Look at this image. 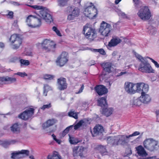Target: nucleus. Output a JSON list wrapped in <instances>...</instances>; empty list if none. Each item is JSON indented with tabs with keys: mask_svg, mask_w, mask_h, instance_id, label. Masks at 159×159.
Here are the masks:
<instances>
[{
	"mask_svg": "<svg viewBox=\"0 0 159 159\" xmlns=\"http://www.w3.org/2000/svg\"><path fill=\"white\" fill-rule=\"evenodd\" d=\"M36 45L38 47L41 45L42 49L43 51L46 52H55L57 44L54 41L50 39H45L41 43H38Z\"/></svg>",
	"mask_w": 159,
	"mask_h": 159,
	"instance_id": "f257e3e1",
	"label": "nucleus"
},
{
	"mask_svg": "<svg viewBox=\"0 0 159 159\" xmlns=\"http://www.w3.org/2000/svg\"><path fill=\"white\" fill-rule=\"evenodd\" d=\"M23 38L19 34H12L9 39V41L14 49H18L21 45Z\"/></svg>",
	"mask_w": 159,
	"mask_h": 159,
	"instance_id": "f03ea898",
	"label": "nucleus"
},
{
	"mask_svg": "<svg viewBox=\"0 0 159 159\" xmlns=\"http://www.w3.org/2000/svg\"><path fill=\"white\" fill-rule=\"evenodd\" d=\"M137 15L141 19L144 21L148 20L152 16L148 7L146 6L141 7L137 13Z\"/></svg>",
	"mask_w": 159,
	"mask_h": 159,
	"instance_id": "7ed1b4c3",
	"label": "nucleus"
},
{
	"mask_svg": "<svg viewBox=\"0 0 159 159\" xmlns=\"http://www.w3.org/2000/svg\"><path fill=\"white\" fill-rule=\"evenodd\" d=\"M66 11L69 14L67 16V20H72L79 16L80 10L78 7L74 6H70L67 7Z\"/></svg>",
	"mask_w": 159,
	"mask_h": 159,
	"instance_id": "20e7f679",
	"label": "nucleus"
},
{
	"mask_svg": "<svg viewBox=\"0 0 159 159\" xmlns=\"http://www.w3.org/2000/svg\"><path fill=\"white\" fill-rule=\"evenodd\" d=\"M84 14L89 18L93 19L98 14V10L93 4L90 2L89 6L85 8Z\"/></svg>",
	"mask_w": 159,
	"mask_h": 159,
	"instance_id": "39448f33",
	"label": "nucleus"
},
{
	"mask_svg": "<svg viewBox=\"0 0 159 159\" xmlns=\"http://www.w3.org/2000/svg\"><path fill=\"white\" fill-rule=\"evenodd\" d=\"M69 58L68 52L66 51H63L57 57L56 63L57 65L59 67H63L69 61Z\"/></svg>",
	"mask_w": 159,
	"mask_h": 159,
	"instance_id": "423d86ee",
	"label": "nucleus"
},
{
	"mask_svg": "<svg viewBox=\"0 0 159 159\" xmlns=\"http://www.w3.org/2000/svg\"><path fill=\"white\" fill-rule=\"evenodd\" d=\"M26 22L30 27H36L41 25V19L32 15L29 16L26 18Z\"/></svg>",
	"mask_w": 159,
	"mask_h": 159,
	"instance_id": "0eeeda50",
	"label": "nucleus"
},
{
	"mask_svg": "<svg viewBox=\"0 0 159 159\" xmlns=\"http://www.w3.org/2000/svg\"><path fill=\"white\" fill-rule=\"evenodd\" d=\"M158 142L152 138L146 139L143 142L144 148L151 151L157 150Z\"/></svg>",
	"mask_w": 159,
	"mask_h": 159,
	"instance_id": "6e6552de",
	"label": "nucleus"
},
{
	"mask_svg": "<svg viewBox=\"0 0 159 159\" xmlns=\"http://www.w3.org/2000/svg\"><path fill=\"white\" fill-rule=\"evenodd\" d=\"M138 70L146 73H154L155 70L153 69L150 64L147 61L144 60L140 63L138 68Z\"/></svg>",
	"mask_w": 159,
	"mask_h": 159,
	"instance_id": "1a4fd4ad",
	"label": "nucleus"
},
{
	"mask_svg": "<svg viewBox=\"0 0 159 159\" xmlns=\"http://www.w3.org/2000/svg\"><path fill=\"white\" fill-rule=\"evenodd\" d=\"M83 32L86 37L88 39L93 40L95 37L96 32L94 29L86 25L84 27Z\"/></svg>",
	"mask_w": 159,
	"mask_h": 159,
	"instance_id": "9d476101",
	"label": "nucleus"
},
{
	"mask_svg": "<svg viewBox=\"0 0 159 159\" xmlns=\"http://www.w3.org/2000/svg\"><path fill=\"white\" fill-rule=\"evenodd\" d=\"M111 28V26L110 24L103 21L101 24L99 31L102 36H107L110 32Z\"/></svg>",
	"mask_w": 159,
	"mask_h": 159,
	"instance_id": "9b49d317",
	"label": "nucleus"
},
{
	"mask_svg": "<svg viewBox=\"0 0 159 159\" xmlns=\"http://www.w3.org/2000/svg\"><path fill=\"white\" fill-rule=\"evenodd\" d=\"M58 89L60 90H64L67 89L68 84L66 78L61 77L57 80Z\"/></svg>",
	"mask_w": 159,
	"mask_h": 159,
	"instance_id": "f8f14e48",
	"label": "nucleus"
},
{
	"mask_svg": "<svg viewBox=\"0 0 159 159\" xmlns=\"http://www.w3.org/2000/svg\"><path fill=\"white\" fill-rule=\"evenodd\" d=\"M34 109L30 108L21 113L19 115V117L23 120H26L32 116L34 113Z\"/></svg>",
	"mask_w": 159,
	"mask_h": 159,
	"instance_id": "ddd939ff",
	"label": "nucleus"
},
{
	"mask_svg": "<svg viewBox=\"0 0 159 159\" xmlns=\"http://www.w3.org/2000/svg\"><path fill=\"white\" fill-rule=\"evenodd\" d=\"M136 89V92L141 93H147L148 90V85L144 83L140 82L137 83L135 84Z\"/></svg>",
	"mask_w": 159,
	"mask_h": 159,
	"instance_id": "4468645a",
	"label": "nucleus"
},
{
	"mask_svg": "<svg viewBox=\"0 0 159 159\" xmlns=\"http://www.w3.org/2000/svg\"><path fill=\"white\" fill-rule=\"evenodd\" d=\"M40 16H42L45 21L48 24L53 22V18L52 16L49 13L44 10L40 11Z\"/></svg>",
	"mask_w": 159,
	"mask_h": 159,
	"instance_id": "2eb2a0df",
	"label": "nucleus"
},
{
	"mask_svg": "<svg viewBox=\"0 0 159 159\" xmlns=\"http://www.w3.org/2000/svg\"><path fill=\"white\" fill-rule=\"evenodd\" d=\"M16 79L15 78L9 76L0 77V86L3 84H8L16 82Z\"/></svg>",
	"mask_w": 159,
	"mask_h": 159,
	"instance_id": "dca6fc26",
	"label": "nucleus"
},
{
	"mask_svg": "<svg viewBox=\"0 0 159 159\" xmlns=\"http://www.w3.org/2000/svg\"><path fill=\"white\" fill-rule=\"evenodd\" d=\"M104 132L103 127L100 125H96L93 129V133L92 134L93 137L98 135H103Z\"/></svg>",
	"mask_w": 159,
	"mask_h": 159,
	"instance_id": "f3484780",
	"label": "nucleus"
},
{
	"mask_svg": "<svg viewBox=\"0 0 159 159\" xmlns=\"http://www.w3.org/2000/svg\"><path fill=\"white\" fill-rule=\"evenodd\" d=\"M140 133L138 131H135L132 134L126 136L125 135H122L120 137V141L121 142V144H125L129 142V138L132 136H134L140 134Z\"/></svg>",
	"mask_w": 159,
	"mask_h": 159,
	"instance_id": "a211bd4d",
	"label": "nucleus"
},
{
	"mask_svg": "<svg viewBox=\"0 0 159 159\" xmlns=\"http://www.w3.org/2000/svg\"><path fill=\"white\" fill-rule=\"evenodd\" d=\"M94 89L96 92L100 96L107 94L108 92L107 89L103 85H97Z\"/></svg>",
	"mask_w": 159,
	"mask_h": 159,
	"instance_id": "6ab92c4d",
	"label": "nucleus"
},
{
	"mask_svg": "<svg viewBox=\"0 0 159 159\" xmlns=\"http://www.w3.org/2000/svg\"><path fill=\"white\" fill-rule=\"evenodd\" d=\"M135 84L129 82H126L125 84V89L126 91L128 93L134 94L136 93V89L134 87Z\"/></svg>",
	"mask_w": 159,
	"mask_h": 159,
	"instance_id": "aec40b11",
	"label": "nucleus"
},
{
	"mask_svg": "<svg viewBox=\"0 0 159 159\" xmlns=\"http://www.w3.org/2000/svg\"><path fill=\"white\" fill-rule=\"evenodd\" d=\"M79 146L75 147L73 148V156L74 157H77L80 156L81 157H83V152L84 151V148L81 147L79 149Z\"/></svg>",
	"mask_w": 159,
	"mask_h": 159,
	"instance_id": "412c9836",
	"label": "nucleus"
},
{
	"mask_svg": "<svg viewBox=\"0 0 159 159\" xmlns=\"http://www.w3.org/2000/svg\"><path fill=\"white\" fill-rule=\"evenodd\" d=\"M29 151L26 150H22L20 151L16 152L11 153V158L13 159H19L22 157L20 154H25L28 156L29 155Z\"/></svg>",
	"mask_w": 159,
	"mask_h": 159,
	"instance_id": "4be33fe9",
	"label": "nucleus"
},
{
	"mask_svg": "<svg viewBox=\"0 0 159 159\" xmlns=\"http://www.w3.org/2000/svg\"><path fill=\"white\" fill-rule=\"evenodd\" d=\"M103 70L106 72L110 73L113 72L114 70L112 67V63L109 62H104L101 64Z\"/></svg>",
	"mask_w": 159,
	"mask_h": 159,
	"instance_id": "5701e85b",
	"label": "nucleus"
},
{
	"mask_svg": "<svg viewBox=\"0 0 159 159\" xmlns=\"http://www.w3.org/2000/svg\"><path fill=\"white\" fill-rule=\"evenodd\" d=\"M119 43V39L118 37L114 36L112 37V39L109 42L107 47L108 49H109L112 47L116 46Z\"/></svg>",
	"mask_w": 159,
	"mask_h": 159,
	"instance_id": "b1692460",
	"label": "nucleus"
},
{
	"mask_svg": "<svg viewBox=\"0 0 159 159\" xmlns=\"http://www.w3.org/2000/svg\"><path fill=\"white\" fill-rule=\"evenodd\" d=\"M57 122V120L55 118L48 119L43 124V127L44 129H46L54 125Z\"/></svg>",
	"mask_w": 159,
	"mask_h": 159,
	"instance_id": "393cba45",
	"label": "nucleus"
},
{
	"mask_svg": "<svg viewBox=\"0 0 159 159\" xmlns=\"http://www.w3.org/2000/svg\"><path fill=\"white\" fill-rule=\"evenodd\" d=\"M107 99V96L99 98L97 100L98 105L103 108L107 107L108 104Z\"/></svg>",
	"mask_w": 159,
	"mask_h": 159,
	"instance_id": "a878e982",
	"label": "nucleus"
},
{
	"mask_svg": "<svg viewBox=\"0 0 159 159\" xmlns=\"http://www.w3.org/2000/svg\"><path fill=\"white\" fill-rule=\"evenodd\" d=\"M138 155L142 157H145L148 154L144 148L141 145H139L136 148Z\"/></svg>",
	"mask_w": 159,
	"mask_h": 159,
	"instance_id": "bb28decb",
	"label": "nucleus"
},
{
	"mask_svg": "<svg viewBox=\"0 0 159 159\" xmlns=\"http://www.w3.org/2000/svg\"><path fill=\"white\" fill-rule=\"evenodd\" d=\"M113 110V108H108L107 107H106L102 108V112L104 115L107 117H108L112 114Z\"/></svg>",
	"mask_w": 159,
	"mask_h": 159,
	"instance_id": "cd10ccee",
	"label": "nucleus"
},
{
	"mask_svg": "<svg viewBox=\"0 0 159 159\" xmlns=\"http://www.w3.org/2000/svg\"><path fill=\"white\" fill-rule=\"evenodd\" d=\"M146 93H141L140 97L143 103H147L151 101V98L149 95L146 94Z\"/></svg>",
	"mask_w": 159,
	"mask_h": 159,
	"instance_id": "c85d7f7f",
	"label": "nucleus"
},
{
	"mask_svg": "<svg viewBox=\"0 0 159 159\" xmlns=\"http://www.w3.org/2000/svg\"><path fill=\"white\" fill-rule=\"evenodd\" d=\"M47 159H61V157L58 152L54 151L52 155H48Z\"/></svg>",
	"mask_w": 159,
	"mask_h": 159,
	"instance_id": "c756f323",
	"label": "nucleus"
},
{
	"mask_svg": "<svg viewBox=\"0 0 159 159\" xmlns=\"http://www.w3.org/2000/svg\"><path fill=\"white\" fill-rule=\"evenodd\" d=\"M11 129L12 131L14 133H19L20 128L17 123H15L11 127Z\"/></svg>",
	"mask_w": 159,
	"mask_h": 159,
	"instance_id": "7c9ffc66",
	"label": "nucleus"
},
{
	"mask_svg": "<svg viewBox=\"0 0 159 159\" xmlns=\"http://www.w3.org/2000/svg\"><path fill=\"white\" fill-rule=\"evenodd\" d=\"M107 141L108 143L110 144L111 146H113L118 145L119 140H116L109 137L107 138Z\"/></svg>",
	"mask_w": 159,
	"mask_h": 159,
	"instance_id": "2f4dec72",
	"label": "nucleus"
},
{
	"mask_svg": "<svg viewBox=\"0 0 159 159\" xmlns=\"http://www.w3.org/2000/svg\"><path fill=\"white\" fill-rule=\"evenodd\" d=\"M99 151L100 152L103 156L105 155V153L107 152V149L105 146L102 145H99L97 147Z\"/></svg>",
	"mask_w": 159,
	"mask_h": 159,
	"instance_id": "473e14b6",
	"label": "nucleus"
},
{
	"mask_svg": "<svg viewBox=\"0 0 159 159\" xmlns=\"http://www.w3.org/2000/svg\"><path fill=\"white\" fill-rule=\"evenodd\" d=\"M140 97L137 99H134L132 100V104L136 106H139L141 105L142 103Z\"/></svg>",
	"mask_w": 159,
	"mask_h": 159,
	"instance_id": "72a5a7b5",
	"label": "nucleus"
},
{
	"mask_svg": "<svg viewBox=\"0 0 159 159\" xmlns=\"http://www.w3.org/2000/svg\"><path fill=\"white\" fill-rule=\"evenodd\" d=\"M68 115L69 116L72 117L75 119L78 118V113L75 112L74 111H73L72 110H70L68 113Z\"/></svg>",
	"mask_w": 159,
	"mask_h": 159,
	"instance_id": "f704fd0d",
	"label": "nucleus"
},
{
	"mask_svg": "<svg viewBox=\"0 0 159 159\" xmlns=\"http://www.w3.org/2000/svg\"><path fill=\"white\" fill-rule=\"evenodd\" d=\"M20 63L21 66H28L30 64V62L28 60L23 59H20Z\"/></svg>",
	"mask_w": 159,
	"mask_h": 159,
	"instance_id": "c9c22d12",
	"label": "nucleus"
},
{
	"mask_svg": "<svg viewBox=\"0 0 159 159\" xmlns=\"http://www.w3.org/2000/svg\"><path fill=\"white\" fill-rule=\"evenodd\" d=\"M70 142L71 144H76L80 142L78 139L74 137H70Z\"/></svg>",
	"mask_w": 159,
	"mask_h": 159,
	"instance_id": "e433bc0d",
	"label": "nucleus"
},
{
	"mask_svg": "<svg viewBox=\"0 0 159 159\" xmlns=\"http://www.w3.org/2000/svg\"><path fill=\"white\" fill-rule=\"evenodd\" d=\"M129 40L127 38L123 37H120V45H123L125 43L129 42Z\"/></svg>",
	"mask_w": 159,
	"mask_h": 159,
	"instance_id": "4c0bfd02",
	"label": "nucleus"
},
{
	"mask_svg": "<svg viewBox=\"0 0 159 159\" xmlns=\"http://www.w3.org/2000/svg\"><path fill=\"white\" fill-rule=\"evenodd\" d=\"M84 122L83 120H80L77 124L74 126V129L75 130H77L82 126Z\"/></svg>",
	"mask_w": 159,
	"mask_h": 159,
	"instance_id": "58836bf2",
	"label": "nucleus"
},
{
	"mask_svg": "<svg viewBox=\"0 0 159 159\" xmlns=\"http://www.w3.org/2000/svg\"><path fill=\"white\" fill-rule=\"evenodd\" d=\"M58 4L60 6L63 7L67 5L68 0H57Z\"/></svg>",
	"mask_w": 159,
	"mask_h": 159,
	"instance_id": "ea45409f",
	"label": "nucleus"
},
{
	"mask_svg": "<svg viewBox=\"0 0 159 159\" xmlns=\"http://www.w3.org/2000/svg\"><path fill=\"white\" fill-rule=\"evenodd\" d=\"M54 77V75L45 74L43 76V78L46 80H52Z\"/></svg>",
	"mask_w": 159,
	"mask_h": 159,
	"instance_id": "a19ab883",
	"label": "nucleus"
},
{
	"mask_svg": "<svg viewBox=\"0 0 159 159\" xmlns=\"http://www.w3.org/2000/svg\"><path fill=\"white\" fill-rule=\"evenodd\" d=\"M27 6L36 10H43L44 7L42 6H40L37 5H28Z\"/></svg>",
	"mask_w": 159,
	"mask_h": 159,
	"instance_id": "79ce46f5",
	"label": "nucleus"
},
{
	"mask_svg": "<svg viewBox=\"0 0 159 159\" xmlns=\"http://www.w3.org/2000/svg\"><path fill=\"white\" fill-rule=\"evenodd\" d=\"M115 5H114L112 8L115 11L117 12H118L119 11V10L118 8V7H117V4L119 2V0H116L115 1Z\"/></svg>",
	"mask_w": 159,
	"mask_h": 159,
	"instance_id": "37998d69",
	"label": "nucleus"
},
{
	"mask_svg": "<svg viewBox=\"0 0 159 159\" xmlns=\"http://www.w3.org/2000/svg\"><path fill=\"white\" fill-rule=\"evenodd\" d=\"M73 127V125H70L67 127L65 129H64L63 131V134H66L68 133L70 130V129H72Z\"/></svg>",
	"mask_w": 159,
	"mask_h": 159,
	"instance_id": "c03bdc74",
	"label": "nucleus"
},
{
	"mask_svg": "<svg viewBox=\"0 0 159 159\" xmlns=\"http://www.w3.org/2000/svg\"><path fill=\"white\" fill-rule=\"evenodd\" d=\"M52 30L53 31L55 32L58 36H61V34L56 27L55 26H53L52 28Z\"/></svg>",
	"mask_w": 159,
	"mask_h": 159,
	"instance_id": "a18cd8bd",
	"label": "nucleus"
},
{
	"mask_svg": "<svg viewBox=\"0 0 159 159\" xmlns=\"http://www.w3.org/2000/svg\"><path fill=\"white\" fill-rule=\"evenodd\" d=\"M49 86L47 84H45L44 85L43 87V95L45 96H46L47 95L48 91L46 90V88L48 87Z\"/></svg>",
	"mask_w": 159,
	"mask_h": 159,
	"instance_id": "49530a36",
	"label": "nucleus"
},
{
	"mask_svg": "<svg viewBox=\"0 0 159 159\" xmlns=\"http://www.w3.org/2000/svg\"><path fill=\"white\" fill-rule=\"evenodd\" d=\"M7 11L8 12V14L6 15L8 17V18L12 19L13 18L14 16L13 14L14 13L12 11Z\"/></svg>",
	"mask_w": 159,
	"mask_h": 159,
	"instance_id": "de8ad7c7",
	"label": "nucleus"
},
{
	"mask_svg": "<svg viewBox=\"0 0 159 159\" xmlns=\"http://www.w3.org/2000/svg\"><path fill=\"white\" fill-rule=\"evenodd\" d=\"M52 107L51 104L49 103L48 104L44 105H43L41 108V109L43 110H44L45 109H48Z\"/></svg>",
	"mask_w": 159,
	"mask_h": 159,
	"instance_id": "09e8293b",
	"label": "nucleus"
},
{
	"mask_svg": "<svg viewBox=\"0 0 159 159\" xmlns=\"http://www.w3.org/2000/svg\"><path fill=\"white\" fill-rule=\"evenodd\" d=\"M16 74L22 77H24L25 76H27V75L25 72H18Z\"/></svg>",
	"mask_w": 159,
	"mask_h": 159,
	"instance_id": "8fccbe9b",
	"label": "nucleus"
},
{
	"mask_svg": "<svg viewBox=\"0 0 159 159\" xmlns=\"http://www.w3.org/2000/svg\"><path fill=\"white\" fill-rule=\"evenodd\" d=\"M148 58H149L150 60L152 62H153L155 66L157 67V68H159V64L155 61L154 59H153L149 57H148Z\"/></svg>",
	"mask_w": 159,
	"mask_h": 159,
	"instance_id": "3c124183",
	"label": "nucleus"
},
{
	"mask_svg": "<svg viewBox=\"0 0 159 159\" xmlns=\"http://www.w3.org/2000/svg\"><path fill=\"white\" fill-rule=\"evenodd\" d=\"M84 89V85L83 84H82L81 85V87L80 88V89L78 91L76 92L75 93L76 94H79V93H81V92H83V89Z\"/></svg>",
	"mask_w": 159,
	"mask_h": 159,
	"instance_id": "603ef678",
	"label": "nucleus"
},
{
	"mask_svg": "<svg viewBox=\"0 0 159 159\" xmlns=\"http://www.w3.org/2000/svg\"><path fill=\"white\" fill-rule=\"evenodd\" d=\"M136 57L138 59H139L141 61V62L145 60L144 59V58L143 57H142L141 55L139 54H137V55H136Z\"/></svg>",
	"mask_w": 159,
	"mask_h": 159,
	"instance_id": "864d4df0",
	"label": "nucleus"
},
{
	"mask_svg": "<svg viewBox=\"0 0 159 159\" xmlns=\"http://www.w3.org/2000/svg\"><path fill=\"white\" fill-rule=\"evenodd\" d=\"M52 137L53 139L55 140L57 143L59 144L60 143V140L57 139L56 136L54 134H53L52 135Z\"/></svg>",
	"mask_w": 159,
	"mask_h": 159,
	"instance_id": "5fc2aeb1",
	"label": "nucleus"
},
{
	"mask_svg": "<svg viewBox=\"0 0 159 159\" xmlns=\"http://www.w3.org/2000/svg\"><path fill=\"white\" fill-rule=\"evenodd\" d=\"M97 50L98 51V52H99V53L101 54L104 55L105 54V51L103 49H97Z\"/></svg>",
	"mask_w": 159,
	"mask_h": 159,
	"instance_id": "6e6d98bb",
	"label": "nucleus"
},
{
	"mask_svg": "<svg viewBox=\"0 0 159 159\" xmlns=\"http://www.w3.org/2000/svg\"><path fill=\"white\" fill-rule=\"evenodd\" d=\"M4 44L2 42H0V54L2 52L3 48L4 47Z\"/></svg>",
	"mask_w": 159,
	"mask_h": 159,
	"instance_id": "4d7b16f0",
	"label": "nucleus"
},
{
	"mask_svg": "<svg viewBox=\"0 0 159 159\" xmlns=\"http://www.w3.org/2000/svg\"><path fill=\"white\" fill-rule=\"evenodd\" d=\"M17 141L16 140H11L9 142H7V143L9 144H14L16 143Z\"/></svg>",
	"mask_w": 159,
	"mask_h": 159,
	"instance_id": "13d9d810",
	"label": "nucleus"
},
{
	"mask_svg": "<svg viewBox=\"0 0 159 159\" xmlns=\"http://www.w3.org/2000/svg\"><path fill=\"white\" fill-rule=\"evenodd\" d=\"M18 20H15L12 25L15 27H17L18 26Z\"/></svg>",
	"mask_w": 159,
	"mask_h": 159,
	"instance_id": "bf43d9fd",
	"label": "nucleus"
},
{
	"mask_svg": "<svg viewBox=\"0 0 159 159\" xmlns=\"http://www.w3.org/2000/svg\"><path fill=\"white\" fill-rule=\"evenodd\" d=\"M144 159H156V156L148 157L145 158Z\"/></svg>",
	"mask_w": 159,
	"mask_h": 159,
	"instance_id": "052dcab7",
	"label": "nucleus"
},
{
	"mask_svg": "<svg viewBox=\"0 0 159 159\" xmlns=\"http://www.w3.org/2000/svg\"><path fill=\"white\" fill-rule=\"evenodd\" d=\"M133 1L134 2L136 6H137L139 5V0H133Z\"/></svg>",
	"mask_w": 159,
	"mask_h": 159,
	"instance_id": "680f3d73",
	"label": "nucleus"
},
{
	"mask_svg": "<svg viewBox=\"0 0 159 159\" xmlns=\"http://www.w3.org/2000/svg\"><path fill=\"white\" fill-rule=\"evenodd\" d=\"M118 53V52L116 51H114L112 54V55L113 56H115Z\"/></svg>",
	"mask_w": 159,
	"mask_h": 159,
	"instance_id": "e2e57ef3",
	"label": "nucleus"
},
{
	"mask_svg": "<svg viewBox=\"0 0 159 159\" xmlns=\"http://www.w3.org/2000/svg\"><path fill=\"white\" fill-rule=\"evenodd\" d=\"M155 113L157 116H159V110H157L155 112Z\"/></svg>",
	"mask_w": 159,
	"mask_h": 159,
	"instance_id": "0e129e2a",
	"label": "nucleus"
},
{
	"mask_svg": "<svg viewBox=\"0 0 159 159\" xmlns=\"http://www.w3.org/2000/svg\"><path fill=\"white\" fill-rule=\"evenodd\" d=\"M120 14H121V16H123V17H125V16H125V14L124 13H123L122 12H120Z\"/></svg>",
	"mask_w": 159,
	"mask_h": 159,
	"instance_id": "69168bd1",
	"label": "nucleus"
},
{
	"mask_svg": "<svg viewBox=\"0 0 159 159\" xmlns=\"http://www.w3.org/2000/svg\"><path fill=\"white\" fill-rule=\"evenodd\" d=\"M29 158L30 159H34V157L33 156V155H31V156H30L29 157Z\"/></svg>",
	"mask_w": 159,
	"mask_h": 159,
	"instance_id": "338daca9",
	"label": "nucleus"
},
{
	"mask_svg": "<svg viewBox=\"0 0 159 159\" xmlns=\"http://www.w3.org/2000/svg\"><path fill=\"white\" fill-rule=\"evenodd\" d=\"M10 61L11 62H15V61H14V60H13L12 59H11L10 60Z\"/></svg>",
	"mask_w": 159,
	"mask_h": 159,
	"instance_id": "774afa93",
	"label": "nucleus"
}]
</instances>
